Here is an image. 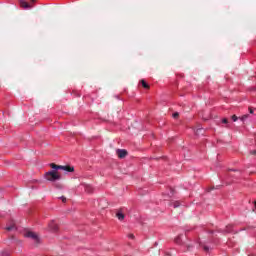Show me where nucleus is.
Here are the masks:
<instances>
[{
	"mask_svg": "<svg viewBox=\"0 0 256 256\" xmlns=\"http://www.w3.org/2000/svg\"><path fill=\"white\" fill-rule=\"evenodd\" d=\"M51 169L44 174L46 181H50L51 183H55V181L61 180V174L58 171H65V173H73L75 171V167L71 165H57L55 163L49 164Z\"/></svg>",
	"mask_w": 256,
	"mask_h": 256,
	"instance_id": "nucleus-1",
	"label": "nucleus"
},
{
	"mask_svg": "<svg viewBox=\"0 0 256 256\" xmlns=\"http://www.w3.org/2000/svg\"><path fill=\"white\" fill-rule=\"evenodd\" d=\"M24 237H27L28 239H32L36 245H39L41 243V239L39 238V235H37L34 232L28 231L24 234Z\"/></svg>",
	"mask_w": 256,
	"mask_h": 256,
	"instance_id": "nucleus-2",
	"label": "nucleus"
},
{
	"mask_svg": "<svg viewBox=\"0 0 256 256\" xmlns=\"http://www.w3.org/2000/svg\"><path fill=\"white\" fill-rule=\"evenodd\" d=\"M32 3H35V0H26V1L25 0H21L20 1V6L22 7V9H25V10L33 9Z\"/></svg>",
	"mask_w": 256,
	"mask_h": 256,
	"instance_id": "nucleus-3",
	"label": "nucleus"
},
{
	"mask_svg": "<svg viewBox=\"0 0 256 256\" xmlns=\"http://www.w3.org/2000/svg\"><path fill=\"white\" fill-rule=\"evenodd\" d=\"M117 155H118L119 159H125V157H127V150L118 149L117 150Z\"/></svg>",
	"mask_w": 256,
	"mask_h": 256,
	"instance_id": "nucleus-4",
	"label": "nucleus"
},
{
	"mask_svg": "<svg viewBox=\"0 0 256 256\" xmlns=\"http://www.w3.org/2000/svg\"><path fill=\"white\" fill-rule=\"evenodd\" d=\"M218 233H233V225H228L224 230H219Z\"/></svg>",
	"mask_w": 256,
	"mask_h": 256,
	"instance_id": "nucleus-5",
	"label": "nucleus"
},
{
	"mask_svg": "<svg viewBox=\"0 0 256 256\" xmlns=\"http://www.w3.org/2000/svg\"><path fill=\"white\" fill-rule=\"evenodd\" d=\"M48 227L50 230H52L53 232L57 231V229H59V226H57V224L55 223V221H52L48 224Z\"/></svg>",
	"mask_w": 256,
	"mask_h": 256,
	"instance_id": "nucleus-6",
	"label": "nucleus"
},
{
	"mask_svg": "<svg viewBox=\"0 0 256 256\" xmlns=\"http://www.w3.org/2000/svg\"><path fill=\"white\" fill-rule=\"evenodd\" d=\"M6 231H15L17 230V226L15 225V222H12L10 225L5 227Z\"/></svg>",
	"mask_w": 256,
	"mask_h": 256,
	"instance_id": "nucleus-7",
	"label": "nucleus"
},
{
	"mask_svg": "<svg viewBox=\"0 0 256 256\" xmlns=\"http://www.w3.org/2000/svg\"><path fill=\"white\" fill-rule=\"evenodd\" d=\"M116 217L119 221H123L125 219V214L121 210H118L116 213Z\"/></svg>",
	"mask_w": 256,
	"mask_h": 256,
	"instance_id": "nucleus-8",
	"label": "nucleus"
},
{
	"mask_svg": "<svg viewBox=\"0 0 256 256\" xmlns=\"http://www.w3.org/2000/svg\"><path fill=\"white\" fill-rule=\"evenodd\" d=\"M140 83L144 89H149V84L144 79L140 80Z\"/></svg>",
	"mask_w": 256,
	"mask_h": 256,
	"instance_id": "nucleus-9",
	"label": "nucleus"
},
{
	"mask_svg": "<svg viewBox=\"0 0 256 256\" xmlns=\"http://www.w3.org/2000/svg\"><path fill=\"white\" fill-rule=\"evenodd\" d=\"M239 119H240V121L245 123V121H247V119H249V114H244L241 117H239Z\"/></svg>",
	"mask_w": 256,
	"mask_h": 256,
	"instance_id": "nucleus-10",
	"label": "nucleus"
},
{
	"mask_svg": "<svg viewBox=\"0 0 256 256\" xmlns=\"http://www.w3.org/2000/svg\"><path fill=\"white\" fill-rule=\"evenodd\" d=\"M170 205H172V207H174V209H177V207L181 206V203L179 201H175V202H172Z\"/></svg>",
	"mask_w": 256,
	"mask_h": 256,
	"instance_id": "nucleus-11",
	"label": "nucleus"
},
{
	"mask_svg": "<svg viewBox=\"0 0 256 256\" xmlns=\"http://www.w3.org/2000/svg\"><path fill=\"white\" fill-rule=\"evenodd\" d=\"M204 131L205 130L203 128H198V129H196L195 133H196V135H203Z\"/></svg>",
	"mask_w": 256,
	"mask_h": 256,
	"instance_id": "nucleus-12",
	"label": "nucleus"
},
{
	"mask_svg": "<svg viewBox=\"0 0 256 256\" xmlns=\"http://www.w3.org/2000/svg\"><path fill=\"white\" fill-rule=\"evenodd\" d=\"M84 190L86 191V193H91L93 191V187H91V186H84Z\"/></svg>",
	"mask_w": 256,
	"mask_h": 256,
	"instance_id": "nucleus-13",
	"label": "nucleus"
},
{
	"mask_svg": "<svg viewBox=\"0 0 256 256\" xmlns=\"http://www.w3.org/2000/svg\"><path fill=\"white\" fill-rule=\"evenodd\" d=\"M54 187H56V189H63V184H61L59 182H55Z\"/></svg>",
	"mask_w": 256,
	"mask_h": 256,
	"instance_id": "nucleus-14",
	"label": "nucleus"
},
{
	"mask_svg": "<svg viewBox=\"0 0 256 256\" xmlns=\"http://www.w3.org/2000/svg\"><path fill=\"white\" fill-rule=\"evenodd\" d=\"M175 243H177V245H181V243H182L181 236H178L175 238Z\"/></svg>",
	"mask_w": 256,
	"mask_h": 256,
	"instance_id": "nucleus-15",
	"label": "nucleus"
},
{
	"mask_svg": "<svg viewBox=\"0 0 256 256\" xmlns=\"http://www.w3.org/2000/svg\"><path fill=\"white\" fill-rule=\"evenodd\" d=\"M173 119H177L179 117V112H175L172 114Z\"/></svg>",
	"mask_w": 256,
	"mask_h": 256,
	"instance_id": "nucleus-16",
	"label": "nucleus"
},
{
	"mask_svg": "<svg viewBox=\"0 0 256 256\" xmlns=\"http://www.w3.org/2000/svg\"><path fill=\"white\" fill-rule=\"evenodd\" d=\"M62 203H67V198L65 196L60 197Z\"/></svg>",
	"mask_w": 256,
	"mask_h": 256,
	"instance_id": "nucleus-17",
	"label": "nucleus"
},
{
	"mask_svg": "<svg viewBox=\"0 0 256 256\" xmlns=\"http://www.w3.org/2000/svg\"><path fill=\"white\" fill-rule=\"evenodd\" d=\"M238 120H239V117H237V115H233V116H232V121L235 122V121H238Z\"/></svg>",
	"mask_w": 256,
	"mask_h": 256,
	"instance_id": "nucleus-18",
	"label": "nucleus"
},
{
	"mask_svg": "<svg viewBox=\"0 0 256 256\" xmlns=\"http://www.w3.org/2000/svg\"><path fill=\"white\" fill-rule=\"evenodd\" d=\"M222 123H224L225 125H227L229 123V120L227 118H223L222 119Z\"/></svg>",
	"mask_w": 256,
	"mask_h": 256,
	"instance_id": "nucleus-19",
	"label": "nucleus"
},
{
	"mask_svg": "<svg viewBox=\"0 0 256 256\" xmlns=\"http://www.w3.org/2000/svg\"><path fill=\"white\" fill-rule=\"evenodd\" d=\"M128 237H129V239H135V235H133V234H129Z\"/></svg>",
	"mask_w": 256,
	"mask_h": 256,
	"instance_id": "nucleus-20",
	"label": "nucleus"
},
{
	"mask_svg": "<svg viewBox=\"0 0 256 256\" xmlns=\"http://www.w3.org/2000/svg\"><path fill=\"white\" fill-rule=\"evenodd\" d=\"M249 113H250V115H253V113H254V111H253V108H249Z\"/></svg>",
	"mask_w": 256,
	"mask_h": 256,
	"instance_id": "nucleus-21",
	"label": "nucleus"
},
{
	"mask_svg": "<svg viewBox=\"0 0 256 256\" xmlns=\"http://www.w3.org/2000/svg\"><path fill=\"white\" fill-rule=\"evenodd\" d=\"M250 153H251L252 155H256V150H252V151H250Z\"/></svg>",
	"mask_w": 256,
	"mask_h": 256,
	"instance_id": "nucleus-22",
	"label": "nucleus"
},
{
	"mask_svg": "<svg viewBox=\"0 0 256 256\" xmlns=\"http://www.w3.org/2000/svg\"><path fill=\"white\" fill-rule=\"evenodd\" d=\"M204 251H209V246H204Z\"/></svg>",
	"mask_w": 256,
	"mask_h": 256,
	"instance_id": "nucleus-23",
	"label": "nucleus"
},
{
	"mask_svg": "<svg viewBox=\"0 0 256 256\" xmlns=\"http://www.w3.org/2000/svg\"><path fill=\"white\" fill-rule=\"evenodd\" d=\"M209 233L213 234V233H214V231H210Z\"/></svg>",
	"mask_w": 256,
	"mask_h": 256,
	"instance_id": "nucleus-24",
	"label": "nucleus"
},
{
	"mask_svg": "<svg viewBox=\"0 0 256 256\" xmlns=\"http://www.w3.org/2000/svg\"><path fill=\"white\" fill-rule=\"evenodd\" d=\"M249 256H256V255H249Z\"/></svg>",
	"mask_w": 256,
	"mask_h": 256,
	"instance_id": "nucleus-25",
	"label": "nucleus"
},
{
	"mask_svg": "<svg viewBox=\"0 0 256 256\" xmlns=\"http://www.w3.org/2000/svg\"><path fill=\"white\" fill-rule=\"evenodd\" d=\"M231 171H235V170H231Z\"/></svg>",
	"mask_w": 256,
	"mask_h": 256,
	"instance_id": "nucleus-26",
	"label": "nucleus"
}]
</instances>
